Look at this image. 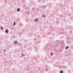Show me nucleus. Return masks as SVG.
<instances>
[{
    "label": "nucleus",
    "mask_w": 73,
    "mask_h": 73,
    "mask_svg": "<svg viewBox=\"0 0 73 73\" xmlns=\"http://www.w3.org/2000/svg\"><path fill=\"white\" fill-rule=\"evenodd\" d=\"M72 18H73V17H71Z\"/></svg>",
    "instance_id": "bb28decb"
},
{
    "label": "nucleus",
    "mask_w": 73,
    "mask_h": 73,
    "mask_svg": "<svg viewBox=\"0 0 73 73\" xmlns=\"http://www.w3.org/2000/svg\"><path fill=\"white\" fill-rule=\"evenodd\" d=\"M5 51H6L5 50H4V52H5Z\"/></svg>",
    "instance_id": "4be33fe9"
},
{
    "label": "nucleus",
    "mask_w": 73,
    "mask_h": 73,
    "mask_svg": "<svg viewBox=\"0 0 73 73\" xmlns=\"http://www.w3.org/2000/svg\"><path fill=\"white\" fill-rule=\"evenodd\" d=\"M68 48H69V46H66V47L65 49H68Z\"/></svg>",
    "instance_id": "39448f33"
},
{
    "label": "nucleus",
    "mask_w": 73,
    "mask_h": 73,
    "mask_svg": "<svg viewBox=\"0 0 73 73\" xmlns=\"http://www.w3.org/2000/svg\"><path fill=\"white\" fill-rule=\"evenodd\" d=\"M63 68H65L66 69H67V68H66V67L65 66H64L62 67Z\"/></svg>",
    "instance_id": "1a4fd4ad"
},
{
    "label": "nucleus",
    "mask_w": 73,
    "mask_h": 73,
    "mask_svg": "<svg viewBox=\"0 0 73 73\" xmlns=\"http://www.w3.org/2000/svg\"><path fill=\"white\" fill-rule=\"evenodd\" d=\"M56 41H58V40H56Z\"/></svg>",
    "instance_id": "393cba45"
},
{
    "label": "nucleus",
    "mask_w": 73,
    "mask_h": 73,
    "mask_svg": "<svg viewBox=\"0 0 73 73\" xmlns=\"http://www.w3.org/2000/svg\"><path fill=\"white\" fill-rule=\"evenodd\" d=\"M43 8H46V5H43Z\"/></svg>",
    "instance_id": "2eb2a0df"
},
{
    "label": "nucleus",
    "mask_w": 73,
    "mask_h": 73,
    "mask_svg": "<svg viewBox=\"0 0 73 73\" xmlns=\"http://www.w3.org/2000/svg\"><path fill=\"white\" fill-rule=\"evenodd\" d=\"M14 44L15 43L16 44H17V41L16 40L14 42Z\"/></svg>",
    "instance_id": "20e7f679"
},
{
    "label": "nucleus",
    "mask_w": 73,
    "mask_h": 73,
    "mask_svg": "<svg viewBox=\"0 0 73 73\" xmlns=\"http://www.w3.org/2000/svg\"><path fill=\"white\" fill-rule=\"evenodd\" d=\"M42 17H44L45 16H44V15H42Z\"/></svg>",
    "instance_id": "aec40b11"
},
{
    "label": "nucleus",
    "mask_w": 73,
    "mask_h": 73,
    "mask_svg": "<svg viewBox=\"0 0 73 73\" xmlns=\"http://www.w3.org/2000/svg\"><path fill=\"white\" fill-rule=\"evenodd\" d=\"M19 35L20 36H21V33H20Z\"/></svg>",
    "instance_id": "f3484780"
},
{
    "label": "nucleus",
    "mask_w": 73,
    "mask_h": 73,
    "mask_svg": "<svg viewBox=\"0 0 73 73\" xmlns=\"http://www.w3.org/2000/svg\"><path fill=\"white\" fill-rule=\"evenodd\" d=\"M45 70L46 72H48V68H47L45 69Z\"/></svg>",
    "instance_id": "6e6552de"
},
{
    "label": "nucleus",
    "mask_w": 73,
    "mask_h": 73,
    "mask_svg": "<svg viewBox=\"0 0 73 73\" xmlns=\"http://www.w3.org/2000/svg\"><path fill=\"white\" fill-rule=\"evenodd\" d=\"M60 73H63V71H62V70H60Z\"/></svg>",
    "instance_id": "9b49d317"
},
{
    "label": "nucleus",
    "mask_w": 73,
    "mask_h": 73,
    "mask_svg": "<svg viewBox=\"0 0 73 73\" xmlns=\"http://www.w3.org/2000/svg\"><path fill=\"white\" fill-rule=\"evenodd\" d=\"M27 14H29H29H30L29 11H28L27 12Z\"/></svg>",
    "instance_id": "dca6fc26"
},
{
    "label": "nucleus",
    "mask_w": 73,
    "mask_h": 73,
    "mask_svg": "<svg viewBox=\"0 0 73 73\" xmlns=\"http://www.w3.org/2000/svg\"><path fill=\"white\" fill-rule=\"evenodd\" d=\"M35 22H37V21H38V19H35Z\"/></svg>",
    "instance_id": "7ed1b4c3"
},
{
    "label": "nucleus",
    "mask_w": 73,
    "mask_h": 73,
    "mask_svg": "<svg viewBox=\"0 0 73 73\" xmlns=\"http://www.w3.org/2000/svg\"><path fill=\"white\" fill-rule=\"evenodd\" d=\"M34 41H35V40H36V38H35L34 39Z\"/></svg>",
    "instance_id": "a211bd4d"
},
{
    "label": "nucleus",
    "mask_w": 73,
    "mask_h": 73,
    "mask_svg": "<svg viewBox=\"0 0 73 73\" xmlns=\"http://www.w3.org/2000/svg\"><path fill=\"white\" fill-rule=\"evenodd\" d=\"M39 0H38V3H40V1H39Z\"/></svg>",
    "instance_id": "412c9836"
},
{
    "label": "nucleus",
    "mask_w": 73,
    "mask_h": 73,
    "mask_svg": "<svg viewBox=\"0 0 73 73\" xmlns=\"http://www.w3.org/2000/svg\"><path fill=\"white\" fill-rule=\"evenodd\" d=\"M21 54H22V56H23V57H25V55L23 54V53H22Z\"/></svg>",
    "instance_id": "f8f14e48"
},
{
    "label": "nucleus",
    "mask_w": 73,
    "mask_h": 73,
    "mask_svg": "<svg viewBox=\"0 0 73 73\" xmlns=\"http://www.w3.org/2000/svg\"><path fill=\"white\" fill-rule=\"evenodd\" d=\"M64 20H65V19H64Z\"/></svg>",
    "instance_id": "a878e982"
},
{
    "label": "nucleus",
    "mask_w": 73,
    "mask_h": 73,
    "mask_svg": "<svg viewBox=\"0 0 73 73\" xmlns=\"http://www.w3.org/2000/svg\"><path fill=\"white\" fill-rule=\"evenodd\" d=\"M72 32V31H71L70 32V33H71Z\"/></svg>",
    "instance_id": "b1692460"
},
{
    "label": "nucleus",
    "mask_w": 73,
    "mask_h": 73,
    "mask_svg": "<svg viewBox=\"0 0 73 73\" xmlns=\"http://www.w3.org/2000/svg\"><path fill=\"white\" fill-rule=\"evenodd\" d=\"M50 55L51 56H52V52L50 53Z\"/></svg>",
    "instance_id": "6ab92c4d"
},
{
    "label": "nucleus",
    "mask_w": 73,
    "mask_h": 73,
    "mask_svg": "<svg viewBox=\"0 0 73 73\" xmlns=\"http://www.w3.org/2000/svg\"><path fill=\"white\" fill-rule=\"evenodd\" d=\"M1 30H3V27H1Z\"/></svg>",
    "instance_id": "4468645a"
},
{
    "label": "nucleus",
    "mask_w": 73,
    "mask_h": 73,
    "mask_svg": "<svg viewBox=\"0 0 73 73\" xmlns=\"http://www.w3.org/2000/svg\"><path fill=\"white\" fill-rule=\"evenodd\" d=\"M16 25V22H14L13 26H14Z\"/></svg>",
    "instance_id": "9d476101"
},
{
    "label": "nucleus",
    "mask_w": 73,
    "mask_h": 73,
    "mask_svg": "<svg viewBox=\"0 0 73 73\" xmlns=\"http://www.w3.org/2000/svg\"><path fill=\"white\" fill-rule=\"evenodd\" d=\"M11 29H13V28H11Z\"/></svg>",
    "instance_id": "5701e85b"
},
{
    "label": "nucleus",
    "mask_w": 73,
    "mask_h": 73,
    "mask_svg": "<svg viewBox=\"0 0 73 73\" xmlns=\"http://www.w3.org/2000/svg\"><path fill=\"white\" fill-rule=\"evenodd\" d=\"M5 33H8V32H9V31H8V29H6L5 31Z\"/></svg>",
    "instance_id": "f03ea898"
},
{
    "label": "nucleus",
    "mask_w": 73,
    "mask_h": 73,
    "mask_svg": "<svg viewBox=\"0 0 73 73\" xmlns=\"http://www.w3.org/2000/svg\"><path fill=\"white\" fill-rule=\"evenodd\" d=\"M20 8H18L17 11V12H19L20 11Z\"/></svg>",
    "instance_id": "0eeeda50"
},
{
    "label": "nucleus",
    "mask_w": 73,
    "mask_h": 73,
    "mask_svg": "<svg viewBox=\"0 0 73 73\" xmlns=\"http://www.w3.org/2000/svg\"><path fill=\"white\" fill-rule=\"evenodd\" d=\"M37 11H40V8H38L37 9Z\"/></svg>",
    "instance_id": "ddd939ff"
},
{
    "label": "nucleus",
    "mask_w": 73,
    "mask_h": 73,
    "mask_svg": "<svg viewBox=\"0 0 73 73\" xmlns=\"http://www.w3.org/2000/svg\"><path fill=\"white\" fill-rule=\"evenodd\" d=\"M29 50H32V47H29Z\"/></svg>",
    "instance_id": "423d86ee"
},
{
    "label": "nucleus",
    "mask_w": 73,
    "mask_h": 73,
    "mask_svg": "<svg viewBox=\"0 0 73 73\" xmlns=\"http://www.w3.org/2000/svg\"><path fill=\"white\" fill-rule=\"evenodd\" d=\"M32 10L33 11H35L36 10V8L35 7H33L32 8Z\"/></svg>",
    "instance_id": "f257e3e1"
}]
</instances>
